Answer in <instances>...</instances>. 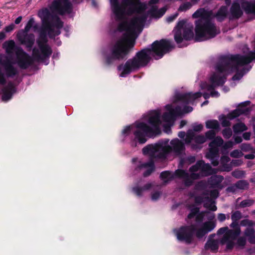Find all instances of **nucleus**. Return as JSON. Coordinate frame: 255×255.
<instances>
[{"instance_id": "1", "label": "nucleus", "mask_w": 255, "mask_h": 255, "mask_svg": "<svg viewBox=\"0 0 255 255\" xmlns=\"http://www.w3.org/2000/svg\"><path fill=\"white\" fill-rule=\"evenodd\" d=\"M113 16L118 22L119 38L112 42L109 52L103 49L102 55L106 64L124 59L134 46L135 39L143 27L152 19L161 17L167 10L158 8L159 0L141 2L140 0H110Z\"/></svg>"}, {"instance_id": "2", "label": "nucleus", "mask_w": 255, "mask_h": 255, "mask_svg": "<svg viewBox=\"0 0 255 255\" xmlns=\"http://www.w3.org/2000/svg\"><path fill=\"white\" fill-rule=\"evenodd\" d=\"M226 81H202L200 84L199 92L176 94L172 98L171 104H168L165 108L167 112L164 113L161 120L160 110L150 111L143 115L142 118L133 124L126 126L122 130L121 140L123 142H130L131 146L135 147L138 141L143 144L147 141L146 137H152L158 133L161 126H163L165 131L169 133L166 129L174 124L176 117L193 111V108L187 105L193 104L199 98L203 96L205 99L210 97L217 98L220 94L216 89L221 87L222 90L227 92L229 88L224 86Z\"/></svg>"}, {"instance_id": "3", "label": "nucleus", "mask_w": 255, "mask_h": 255, "mask_svg": "<svg viewBox=\"0 0 255 255\" xmlns=\"http://www.w3.org/2000/svg\"><path fill=\"white\" fill-rule=\"evenodd\" d=\"M228 8L222 6L215 15L212 10L206 8H199L192 15V17L197 19L195 24V35L193 31V25L182 19L179 20L174 29V39L179 47H183L184 40H190L195 36L196 41H205L215 37L220 33L213 19L215 17L217 20L222 21L227 17Z\"/></svg>"}, {"instance_id": "4", "label": "nucleus", "mask_w": 255, "mask_h": 255, "mask_svg": "<svg viewBox=\"0 0 255 255\" xmlns=\"http://www.w3.org/2000/svg\"><path fill=\"white\" fill-rule=\"evenodd\" d=\"M76 0H54L49 9L44 8L38 11V15L41 20L42 27L36 40V45L32 50V55L36 60L43 61L47 58L48 62L45 61L44 63L48 64L52 51L47 43V33L51 38L60 34L63 22L56 14L70 13L73 9V3Z\"/></svg>"}, {"instance_id": "5", "label": "nucleus", "mask_w": 255, "mask_h": 255, "mask_svg": "<svg viewBox=\"0 0 255 255\" xmlns=\"http://www.w3.org/2000/svg\"><path fill=\"white\" fill-rule=\"evenodd\" d=\"M173 47L172 42L169 40L162 39L154 42L151 45L137 52L133 58L128 60L125 64L119 66L120 76L126 77L130 73L145 66L151 57L155 59H160Z\"/></svg>"}, {"instance_id": "6", "label": "nucleus", "mask_w": 255, "mask_h": 255, "mask_svg": "<svg viewBox=\"0 0 255 255\" xmlns=\"http://www.w3.org/2000/svg\"><path fill=\"white\" fill-rule=\"evenodd\" d=\"M6 53L8 55H0V63L3 66L5 73L8 77L15 75L17 69L14 65L20 68L25 69L33 65L32 58L20 47H15L13 40L5 41L2 44Z\"/></svg>"}, {"instance_id": "7", "label": "nucleus", "mask_w": 255, "mask_h": 255, "mask_svg": "<svg viewBox=\"0 0 255 255\" xmlns=\"http://www.w3.org/2000/svg\"><path fill=\"white\" fill-rule=\"evenodd\" d=\"M188 171L180 169H177L174 172L165 171L161 173L160 177L165 183L174 179H179L182 180L183 186L187 187L192 185L195 180L216 173V169L203 160L198 161L189 168Z\"/></svg>"}, {"instance_id": "8", "label": "nucleus", "mask_w": 255, "mask_h": 255, "mask_svg": "<svg viewBox=\"0 0 255 255\" xmlns=\"http://www.w3.org/2000/svg\"><path fill=\"white\" fill-rule=\"evenodd\" d=\"M169 140L167 138L159 140L155 144H148L142 148L144 155L152 159L164 160L170 156H180L185 153L184 143L177 138Z\"/></svg>"}, {"instance_id": "9", "label": "nucleus", "mask_w": 255, "mask_h": 255, "mask_svg": "<svg viewBox=\"0 0 255 255\" xmlns=\"http://www.w3.org/2000/svg\"><path fill=\"white\" fill-rule=\"evenodd\" d=\"M216 133L213 130H209L205 132V137L207 139L212 140L209 144V150L206 157L210 160L214 166L218 164L219 148L223 143V139L221 136H216Z\"/></svg>"}, {"instance_id": "10", "label": "nucleus", "mask_w": 255, "mask_h": 255, "mask_svg": "<svg viewBox=\"0 0 255 255\" xmlns=\"http://www.w3.org/2000/svg\"><path fill=\"white\" fill-rule=\"evenodd\" d=\"M22 81H0V95L2 102H7L17 91L23 88Z\"/></svg>"}, {"instance_id": "11", "label": "nucleus", "mask_w": 255, "mask_h": 255, "mask_svg": "<svg viewBox=\"0 0 255 255\" xmlns=\"http://www.w3.org/2000/svg\"><path fill=\"white\" fill-rule=\"evenodd\" d=\"M251 102L249 101L241 103L238 108L229 113L226 118L224 116H220L219 121L223 127H229L231 126L230 121L232 120L241 115L248 116L250 113L251 109L250 107Z\"/></svg>"}, {"instance_id": "12", "label": "nucleus", "mask_w": 255, "mask_h": 255, "mask_svg": "<svg viewBox=\"0 0 255 255\" xmlns=\"http://www.w3.org/2000/svg\"><path fill=\"white\" fill-rule=\"evenodd\" d=\"M241 228H238L237 230H233L229 229L228 227H223L218 230V235L224 234L221 239L220 242L222 245H226V249L228 250L232 249L235 245V241L237 237L241 234Z\"/></svg>"}, {"instance_id": "13", "label": "nucleus", "mask_w": 255, "mask_h": 255, "mask_svg": "<svg viewBox=\"0 0 255 255\" xmlns=\"http://www.w3.org/2000/svg\"><path fill=\"white\" fill-rule=\"evenodd\" d=\"M219 195V192L218 190H213L195 197V201L197 204L203 203L205 208L215 211L217 210V207L215 205V200L218 197Z\"/></svg>"}, {"instance_id": "14", "label": "nucleus", "mask_w": 255, "mask_h": 255, "mask_svg": "<svg viewBox=\"0 0 255 255\" xmlns=\"http://www.w3.org/2000/svg\"><path fill=\"white\" fill-rule=\"evenodd\" d=\"M196 229L194 225L182 226L179 229L173 230L177 240L180 242L189 244L193 240L194 233Z\"/></svg>"}, {"instance_id": "15", "label": "nucleus", "mask_w": 255, "mask_h": 255, "mask_svg": "<svg viewBox=\"0 0 255 255\" xmlns=\"http://www.w3.org/2000/svg\"><path fill=\"white\" fill-rule=\"evenodd\" d=\"M134 168L133 173L136 174L143 171V175L144 177L149 176L154 170V162L151 160L147 162H142L137 158L132 159Z\"/></svg>"}, {"instance_id": "16", "label": "nucleus", "mask_w": 255, "mask_h": 255, "mask_svg": "<svg viewBox=\"0 0 255 255\" xmlns=\"http://www.w3.org/2000/svg\"><path fill=\"white\" fill-rule=\"evenodd\" d=\"M206 138L204 135L195 134L192 129H189L186 133V138L184 139L185 143L190 144L193 149H201V145L205 143Z\"/></svg>"}, {"instance_id": "17", "label": "nucleus", "mask_w": 255, "mask_h": 255, "mask_svg": "<svg viewBox=\"0 0 255 255\" xmlns=\"http://www.w3.org/2000/svg\"><path fill=\"white\" fill-rule=\"evenodd\" d=\"M240 225L243 227H247L244 231V234L248 237V240L250 243L255 244V230L253 228L255 226V221L244 219L241 221Z\"/></svg>"}, {"instance_id": "18", "label": "nucleus", "mask_w": 255, "mask_h": 255, "mask_svg": "<svg viewBox=\"0 0 255 255\" xmlns=\"http://www.w3.org/2000/svg\"><path fill=\"white\" fill-rule=\"evenodd\" d=\"M28 32L19 30L17 34L18 41L27 48H31L34 42L35 38L33 34H28Z\"/></svg>"}, {"instance_id": "19", "label": "nucleus", "mask_w": 255, "mask_h": 255, "mask_svg": "<svg viewBox=\"0 0 255 255\" xmlns=\"http://www.w3.org/2000/svg\"><path fill=\"white\" fill-rule=\"evenodd\" d=\"M224 177L222 175H214L211 176L208 180L209 184L212 188H217L219 189H223L225 186L227 185L231 182L230 178H226V180L222 184Z\"/></svg>"}, {"instance_id": "20", "label": "nucleus", "mask_w": 255, "mask_h": 255, "mask_svg": "<svg viewBox=\"0 0 255 255\" xmlns=\"http://www.w3.org/2000/svg\"><path fill=\"white\" fill-rule=\"evenodd\" d=\"M241 1V0H235L233 1L228 15L230 19H238L243 15V12L240 6Z\"/></svg>"}, {"instance_id": "21", "label": "nucleus", "mask_w": 255, "mask_h": 255, "mask_svg": "<svg viewBox=\"0 0 255 255\" xmlns=\"http://www.w3.org/2000/svg\"><path fill=\"white\" fill-rule=\"evenodd\" d=\"M216 227V224L212 221L204 223L201 228L196 232V236L198 239H201L209 232L212 231Z\"/></svg>"}, {"instance_id": "22", "label": "nucleus", "mask_w": 255, "mask_h": 255, "mask_svg": "<svg viewBox=\"0 0 255 255\" xmlns=\"http://www.w3.org/2000/svg\"><path fill=\"white\" fill-rule=\"evenodd\" d=\"M216 236L215 234L211 235L209 240L205 244V248L207 250H211L212 252H216L218 250V241L217 240H213V238Z\"/></svg>"}, {"instance_id": "23", "label": "nucleus", "mask_w": 255, "mask_h": 255, "mask_svg": "<svg viewBox=\"0 0 255 255\" xmlns=\"http://www.w3.org/2000/svg\"><path fill=\"white\" fill-rule=\"evenodd\" d=\"M140 185V181H139L137 184L132 188L133 192L138 196H141L142 192L150 189L152 185L151 183H147L143 187H139Z\"/></svg>"}, {"instance_id": "24", "label": "nucleus", "mask_w": 255, "mask_h": 255, "mask_svg": "<svg viewBox=\"0 0 255 255\" xmlns=\"http://www.w3.org/2000/svg\"><path fill=\"white\" fill-rule=\"evenodd\" d=\"M199 209L197 208L193 209L191 211V213L188 215V218L189 219L195 218L197 223L201 222L202 220V217L200 214H199Z\"/></svg>"}, {"instance_id": "25", "label": "nucleus", "mask_w": 255, "mask_h": 255, "mask_svg": "<svg viewBox=\"0 0 255 255\" xmlns=\"http://www.w3.org/2000/svg\"><path fill=\"white\" fill-rule=\"evenodd\" d=\"M206 127L208 129L219 130L220 129V124L217 120H210L206 122Z\"/></svg>"}, {"instance_id": "26", "label": "nucleus", "mask_w": 255, "mask_h": 255, "mask_svg": "<svg viewBox=\"0 0 255 255\" xmlns=\"http://www.w3.org/2000/svg\"><path fill=\"white\" fill-rule=\"evenodd\" d=\"M196 160L195 156H188L187 157H181L180 158L179 166L182 167L184 164H190L194 163Z\"/></svg>"}, {"instance_id": "27", "label": "nucleus", "mask_w": 255, "mask_h": 255, "mask_svg": "<svg viewBox=\"0 0 255 255\" xmlns=\"http://www.w3.org/2000/svg\"><path fill=\"white\" fill-rule=\"evenodd\" d=\"M233 131L235 133H240L247 130V127L243 123L234 125L233 127Z\"/></svg>"}, {"instance_id": "28", "label": "nucleus", "mask_w": 255, "mask_h": 255, "mask_svg": "<svg viewBox=\"0 0 255 255\" xmlns=\"http://www.w3.org/2000/svg\"><path fill=\"white\" fill-rule=\"evenodd\" d=\"M235 143L232 140H229L223 144L220 147H221V152L223 154H225L228 152V149L232 148L234 145Z\"/></svg>"}, {"instance_id": "29", "label": "nucleus", "mask_w": 255, "mask_h": 255, "mask_svg": "<svg viewBox=\"0 0 255 255\" xmlns=\"http://www.w3.org/2000/svg\"><path fill=\"white\" fill-rule=\"evenodd\" d=\"M236 183L238 189L245 190L248 188L249 183L246 180H240Z\"/></svg>"}, {"instance_id": "30", "label": "nucleus", "mask_w": 255, "mask_h": 255, "mask_svg": "<svg viewBox=\"0 0 255 255\" xmlns=\"http://www.w3.org/2000/svg\"><path fill=\"white\" fill-rule=\"evenodd\" d=\"M242 151L250 152L254 150L253 146L249 143H242L240 146Z\"/></svg>"}, {"instance_id": "31", "label": "nucleus", "mask_w": 255, "mask_h": 255, "mask_svg": "<svg viewBox=\"0 0 255 255\" xmlns=\"http://www.w3.org/2000/svg\"><path fill=\"white\" fill-rule=\"evenodd\" d=\"M242 217V213L240 211H236L232 213L231 215V220L232 221H239Z\"/></svg>"}, {"instance_id": "32", "label": "nucleus", "mask_w": 255, "mask_h": 255, "mask_svg": "<svg viewBox=\"0 0 255 255\" xmlns=\"http://www.w3.org/2000/svg\"><path fill=\"white\" fill-rule=\"evenodd\" d=\"M246 236L245 235V237H237L236 240L235 241V243L236 242L237 245L239 247H244L246 244ZM248 238V237H247Z\"/></svg>"}, {"instance_id": "33", "label": "nucleus", "mask_w": 255, "mask_h": 255, "mask_svg": "<svg viewBox=\"0 0 255 255\" xmlns=\"http://www.w3.org/2000/svg\"><path fill=\"white\" fill-rule=\"evenodd\" d=\"M35 22V21L34 20V18L31 17L27 22L24 27V29L22 30L25 31L26 32H28L30 30V29L32 28Z\"/></svg>"}, {"instance_id": "34", "label": "nucleus", "mask_w": 255, "mask_h": 255, "mask_svg": "<svg viewBox=\"0 0 255 255\" xmlns=\"http://www.w3.org/2000/svg\"><path fill=\"white\" fill-rule=\"evenodd\" d=\"M254 203V201L252 199H246L242 201L240 203V207L242 208H245L247 207H250Z\"/></svg>"}, {"instance_id": "35", "label": "nucleus", "mask_w": 255, "mask_h": 255, "mask_svg": "<svg viewBox=\"0 0 255 255\" xmlns=\"http://www.w3.org/2000/svg\"><path fill=\"white\" fill-rule=\"evenodd\" d=\"M232 175L236 178H241L245 176V172L243 170H235L232 172Z\"/></svg>"}, {"instance_id": "36", "label": "nucleus", "mask_w": 255, "mask_h": 255, "mask_svg": "<svg viewBox=\"0 0 255 255\" xmlns=\"http://www.w3.org/2000/svg\"><path fill=\"white\" fill-rule=\"evenodd\" d=\"M244 155L241 150L235 149L230 152V156L233 158H239Z\"/></svg>"}, {"instance_id": "37", "label": "nucleus", "mask_w": 255, "mask_h": 255, "mask_svg": "<svg viewBox=\"0 0 255 255\" xmlns=\"http://www.w3.org/2000/svg\"><path fill=\"white\" fill-rule=\"evenodd\" d=\"M222 134L226 139H229L232 135V130L230 128H225L222 130Z\"/></svg>"}, {"instance_id": "38", "label": "nucleus", "mask_w": 255, "mask_h": 255, "mask_svg": "<svg viewBox=\"0 0 255 255\" xmlns=\"http://www.w3.org/2000/svg\"><path fill=\"white\" fill-rule=\"evenodd\" d=\"M237 190H238V189L236 183H235V184H233V185H232L229 186L226 189V191L227 192L234 193V192H236L237 191Z\"/></svg>"}, {"instance_id": "39", "label": "nucleus", "mask_w": 255, "mask_h": 255, "mask_svg": "<svg viewBox=\"0 0 255 255\" xmlns=\"http://www.w3.org/2000/svg\"><path fill=\"white\" fill-rule=\"evenodd\" d=\"M203 128V126L202 124H194L193 125V131H201Z\"/></svg>"}, {"instance_id": "40", "label": "nucleus", "mask_w": 255, "mask_h": 255, "mask_svg": "<svg viewBox=\"0 0 255 255\" xmlns=\"http://www.w3.org/2000/svg\"><path fill=\"white\" fill-rule=\"evenodd\" d=\"M178 13L176 12L173 14H171L166 18V21L168 23H170L174 21L178 16Z\"/></svg>"}, {"instance_id": "41", "label": "nucleus", "mask_w": 255, "mask_h": 255, "mask_svg": "<svg viewBox=\"0 0 255 255\" xmlns=\"http://www.w3.org/2000/svg\"><path fill=\"white\" fill-rule=\"evenodd\" d=\"M14 27H15L14 24L13 23H11L10 25L5 27V28L4 29V31L5 32H10L12 31L14 29Z\"/></svg>"}, {"instance_id": "42", "label": "nucleus", "mask_w": 255, "mask_h": 255, "mask_svg": "<svg viewBox=\"0 0 255 255\" xmlns=\"http://www.w3.org/2000/svg\"><path fill=\"white\" fill-rule=\"evenodd\" d=\"M243 163V161L241 159H235L232 160L231 163L233 165L238 166L241 165Z\"/></svg>"}, {"instance_id": "43", "label": "nucleus", "mask_w": 255, "mask_h": 255, "mask_svg": "<svg viewBox=\"0 0 255 255\" xmlns=\"http://www.w3.org/2000/svg\"><path fill=\"white\" fill-rule=\"evenodd\" d=\"M161 193L159 192H155L151 195V199L153 201H156L160 196Z\"/></svg>"}, {"instance_id": "44", "label": "nucleus", "mask_w": 255, "mask_h": 255, "mask_svg": "<svg viewBox=\"0 0 255 255\" xmlns=\"http://www.w3.org/2000/svg\"><path fill=\"white\" fill-rule=\"evenodd\" d=\"M233 138L234 139V141H235V143H236V144H238V143H240L242 142L243 141V139H242V138L241 136H236V135H234L233 136Z\"/></svg>"}, {"instance_id": "45", "label": "nucleus", "mask_w": 255, "mask_h": 255, "mask_svg": "<svg viewBox=\"0 0 255 255\" xmlns=\"http://www.w3.org/2000/svg\"><path fill=\"white\" fill-rule=\"evenodd\" d=\"M230 227L234 229H233V230H237L238 228H240V226L238 224V221H232V223L230 225Z\"/></svg>"}, {"instance_id": "46", "label": "nucleus", "mask_w": 255, "mask_h": 255, "mask_svg": "<svg viewBox=\"0 0 255 255\" xmlns=\"http://www.w3.org/2000/svg\"><path fill=\"white\" fill-rule=\"evenodd\" d=\"M251 133L250 132H246L243 133V137L244 139L246 140H249L250 139Z\"/></svg>"}, {"instance_id": "47", "label": "nucleus", "mask_w": 255, "mask_h": 255, "mask_svg": "<svg viewBox=\"0 0 255 255\" xmlns=\"http://www.w3.org/2000/svg\"><path fill=\"white\" fill-rule=\"evenodd\" d=\"M218 219L221 222L224 221L226 219V215L224 214L220 213L218 215Z\"/></svg>"}, {"instance_id": "48", "label": "nucleus", "mask_w": 255, "mask_h": 255, "mask_svg": "<svg viewBox=\"0 0 255 255\" xmlns=\"http://www.w3.org/2000/svg\"><path fill=\"white\" fill-rule=\"evenodd\" d=\"M254 153H255V152H253L252 153L248 154L245 155V158L246 159H254L255 157V155Z\"/></svg>"}, {"instance_id": "49", "label": "nucleus", "mask_w": 255, "mask_h": 255, "mask_svg": "<svg viewBox=\"0 0 255 255\" xmlns=\"http://www.w3.org/2000/svg\"><path fill=\"white\" fill-rule=\"evenodd\" d=\"M222 162H228L230 160V158L227 156H223L221 158Z\"/></svg>"}, {"instance_id": "50", "label": "nucleus", "mask_w": 255, "mask_h": 255, "mask_svg": "<svg viewBox=\"0 0 255 255\" xmlns=\"http://www.w3.org/2000/svg\"><path fill=\"white\" fill-rule=\"evenodd\" d=\"M6 38L5 32L4 31L0 32V41Z\"/></svg>"}, {"instance_id": "51", "label": "nucleus", "mask_w": 255, "mask_h": 255, "mask_svg": "<svg viewBox=\"0 0 255 255\" xmlns=\"http://www.w3.org/2000/svg\"><path fill=\"white\" fill-rule=\"evenodd\" d=\"M250 6L251 5H247V6H246V10L247 11H249V12H253V11H254L255 12V5H254V8H255V9H254V10H253V9H252V8H251ZM252 6H253V5H252Z\"/></svg>"}, {"instance_id": "52", "label": "nucleus", "mask_w": 255, "mask_h": 255, "mask_svg": "<svg viewBox=\"0 0 255 255\" xmlns=\"http://www.w3.org/2000/svg\"><path fill=\"white\" fill-rule=\"evenodd\" d=\"M178 136L181 138H183L186 136V134L184 131H180L178 134Z\"/></svg>"}, {"instance_id": "53", "label": "nucleus", "mask_w": 255, "mask_h": 255, "mask_svg": "<svg viewBox=\"0 0 255 255\" xmlns=\"http://www.w3.org/2000/svg\"><path fill=\"white\" fill-rule=\"evenodd\" d=\"M21 20H22V16H19L17 18H16L14 22L16 24H18L21 21Z\"/></svg>"}, {"instance_id": "54", "label": "nucleus", "mask_w": 255, "mask_h": 255, "mask_svg": "<svg viewBox=\"0 0 255 255\" xmlns=\"http://www.w3.org/2000/svg\"><path fill=\"white\" fill-rule=\"evenodd\" d=\"M39 25L38 24L35 22L34 25L32 27L33 30L34 32H36L38 29Z\"/></svg>"}, {"instance_id": "55", "label": "nucleus", "mask_w": 255, "mask_h": 255, "mask_svg": "<svg viewBox=\"0 0 255 255\" xmlns=\"http://www.w3.org/2000/svg\"><path fill=\"white\" fill-rule=\"evenodd\" d=\"M186 123H187V122L186 121L182 120L180 123L179 128H183L186 124Z\"/></svg>"}, {"instance_id": "56", "label": "nucleus", "mask_w": 255, "mask_h": 255, "mask_svg": "<svg viewBox=\"0 0 255 255\" xmlns=\"http://www.w3.org/2000/svg\"><path fill=\"white\" fill-rule=\"evenodd\" d=\"M204 184V182L203 181L199 182L196 185V187L198 188L199 186H201Z\"/></svg>"}, {"instance_id": "57", "label": "nucleus", "mask_w": 255, "mask_h": 255, "mask_svg": "<svg viewBox=\"0 0 255 255\" xmlns=\"http://www.w3.org/2000/svg\"><path fill=\"white\" fill-rule=\"evenodd\" d=\"M251 181L255 183V172L254 173L253 178L251 179Z\"/></svg>"}, {"instance_id": "58", "label": "nucleus", "mask_w": 255, "mask_h": 255, "mask_svg": "<svg viewBox=\"0 0 255 255\" xmlns=\"http://www.w3.org/2000/svg\"><path fill=\"white\" fill-rule=\"evenodd\" d=\"M224 1L227 5H230L231 2V0H224Z\"/></svg>"}, {"instance_id": "59", "label": "nucleus", "mask_w": 255, "mask_h": 255, "mask_svg": "<svg viewBox=\"0 0 255 255\" xmlns=\"http://www.w3.org/2000/svg\"><path fill=\"white\" fill-rule=\"evenodd\" d=\"M209 103V101L208 100H206L205 101H204L202 104H201V107H203V106L204 105H207Z\"/></svg>"}, {"instance_id": "60", "label": "nucleus", "mask_w": 255, "mask_h": 255, "mask_svg": "<svg viewBox=\"0 0 255 255\" xmlns=\"http://www.w3.org/2000/svg\"><path fill=\"white\" fill-rule=\"evenodd\" d=\"M142 75H136V76H135L134 77L135 78H142Z\"/></svg>"}, {"instance_id": "61", "label": "nucleus", "mask_w": 255, "mask_h": 255, "mask_svg": "<svg viewBox=\"0 0 255 255\" xmlns=\"http://www.w3.org/2000/svg\"><path fill=\"white\" fill-rule=\"evenodd\" d=\"M251 165H252V164H251V162H249L248 163V167H250V166H251Z\"/></svg>"}, {"instance_id": "62", "label": "nucleus", "mask_w": 255, "mask_h": 255, "mask_svg": "<svg viewBox=\"0 0 255 255\" xmlns=\"http://www.w3.org/2000/svg\"><path fill=\"white\" fill-rule=\"evenodd\" d=\"M214 217H215L214 215H212L211 216V217L210 218V219H212L214 218Z\"/></svg>"}, {"instance_id": "63", "label": "nucleus", "mask_w": 255, "mask_h": 255, "mask_svg": "<svg viewBox=\"0 0 255 255\" xmlns=\"http://www.w3.org/2000/svg\"><path fill=\"white\" fill-rule=\"evenodd\" d=\"M92 3H93V4L95 6H96V5H95V2L94 1H92Z\"/></svg>"}, {"instance_id": "64", "label": "nucleus", "mask_w": 255, "mask_h": 255, "mask_svg": "<svg viewBox=\"0 0 255 255\" xmlns=\"http://www.w3.org/2000/svg\"><path fill=\"white\" fill-rule=\"evenodd\" d=\"M253 213L255 214V211H254L253 212Z\"/></svg>"}]
</instances>
